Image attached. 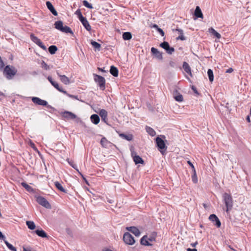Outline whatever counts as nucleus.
Wrapping results in <instances>:
<instances>
[{
	"label": "nucleus",
	"instance_id": "1",
	"mask_svg": "<svg viewBox=\"0 0 251 251\" xmlns=\"http://www.w3.org/2000/svg\"><path fill=\"white\" fill-rule=\"evenodd\" d=\"M223 198L226 206V212L228 213L233 207V201L230 194L225 193L223 195Z\"/></svg>",
	"mask_w": 251,
	"mask_h": 251
},
{
	"label": "nucleus",
	"instance_id": "2",
	"mask_svg": "<svg viewBox=\"0 0 251 251\" xmlns=\"http://www.w3.org/2000/svg\"><path fill=\"white\" fill-rule=\"evenodd\" d=\"M54 26L56 29L65 33H72L70 27L68 26H63V22L61 21H58L55 22Z\"/></svg>",
	"mask_w": 251,
	"mask_h": 251
},
{
	"label": "nucleus",
	"instance_id": "3",
	"mask_svg": "<svg viewBox=\"0 0 251 251\" xmlns=\"http://www.w3.org/2000/svg\"><path fill=\"white\" fill-rule=\"evenodd\" d=\"M94 76L95 82L102 90H104L105 89V78L103 76L96 74H94Z\"/></svg>",
	"mask_w": 251,
	"mask_h": 251
},
{
	"label": "nucleus",
	"instance_id": "4",
	"mask_svg": "<svg viewBox=\"0 0 251 251\" xmlns=\"http://www.w3.org/2000/svg\"><path fill=\"white\" fill-rule=\"evenodd\" d=\"M155 141L158 150L162 154H163L167 149V147L166 146L164 141L162 139L159 137H157L156 138Z\"/></svg>",
	"mask_w": 251,
	"mask_h": 251
},
{
	"label": "nucleus",
	"instance_id": "5",
	"mask_svg": "<svg viewBox=\"0 0 251 251\" xmlns=\"http://www.w3.org/2000/svg\"><path fill=\"white\" fill-rule=\"evenodd\" d=\"M76 13H78L79 19L82 24L86 28V29L88 31H90L91 30V26L90 25L86 18L82 16L81 13L79 10H77Z\"/></svg>",
	"mask_w": 251,
	"mask_h": 251
},
{
	"label": "nucleus",
	"instance_id": "6",
	"mask_svg": "<svg viewBox=\"0 0 251 251\" xmlns=\"http://www.w3.org/2000/svg\"><path fill=\"white\" fill-rule=\"evenodd\" d=\"M123 240L126 244L129 245H132L135 242L134 237L128 232L124 234Z\"/></svg>",
	"mask_w": 251,
	"mask_h": 251
},
{
	"label": "nucleus",
	"instance_id": "7",
	"mask_svg": "<svg viewBox=\"0 0 251 251\" xmlns=\"http://www.w3.org/2000/svg\"><path fill=\"white\" fill-rule=\"evenodd\" d=\"M3 73V75L8 79H11L15 75V73L10 68L9 65L5 67Z\"/></svg>",
	"mask_w": 251,
	"mask_h": 251
},
{
	"label": "nucleus",
	"instance_id": "8",
	"mask_svg": "<svg viewBox=\"0 0 251 251\" xmlns=\"http://www.w3.org/2000/svg\"><path fill=\"white\" fill-rule=\"evenodd\" d=\"M36 201L39 204L41 205L42 206L47 208H51L50 204L48 201L44 197L41 196L37 197Z\"/></svg>",
	"mask_w": 251,
	"mask_h": 251
},
{
	"label": "nucleus",
	"instance_id": "9",
	"mask_svg": "<svg viewBox=\"0 0 251 251\" xmlns=\"http://www.w3.org/2000/svg\"><path fill=\"white\" fill-rule=\"evenodd\" d=\"M30 37L31 40L41 48L43 50L46 49V46L44 45L41 40L39 39L37 37L35 36L33 34H30Z\"/></svg>",
	"mask_w": 251,
	"mask_h": 251
},
{
	"label": "nucleus",
	"instance_id": "10",
	"mask_svg": "<svg viewBox=\"0 0 251 251\" xmlns=\"http://www.w3.org/2000/svg\"><path fill=\"white\" fill-rule=\"evenodd\" d=\"M47 78L48 80L50 82V83L51 84V85L53 86V87L55 88L58 91L65 94H67V92L64 90L62 87H60L56 82L53 81L51 76H49Z\"/></svg>",
	"mask_w": 251,
	"mask_h": 251
},
{
	"label": "nucleus",
	"instance_id": "11",
	"mask_svg": "<svg viewBox=\"0 0 251 251\" xmlns=\"http://www.w3.org/2000/svg\"><path fill=\"white\" fill-rule=\"evenodd\" d=\"M160 46L164 49L168 54H172L175 51V49L173 47H171L167 42H163L161 43Z\"/></svg>",
	"mask_w": 251,
	"mask_h": 251
},
{
	"label": "nucleus",
	"instance_id": "12",
	"mask_svg": "<svg viewBox=\"0 0 251 251\" xmlns=\"http://www.w3.org/2000/svg\"><path fill=\"white\" fill-rule=\"evenodd\" d=\"M131 154L133 160L136 164L139 163L142 164H144V161L143 159L140 156L137 155V153L135 151H131Z\"/></svg>",
	"mask_w": 251,
	"mask_h": 251
},
{
	"label": "nucleus",
	"instance_id": "13",
	"mask_svg": "<svg viewBox=\"0 0 251 251\" xmlns=\"http://www.w3.org/2000/svg\"><path fill=\"white\" fill-rule=\"evenodd\" d=\"M32 101L35 104L39 105L46 106L48 104L47 101L45 100H43L38 97H32Z\"/></svg>",
	"mask_w": 251,
	"mask_h": 251
},
{
	"label": "nucleus",
	"instance_id": "14",
	"mask_svg": "<svg viewBox=\"0 0 251 251\" xmlns=\"http://www.w3.org/2000/svg\"><path fill=\"white\" fill-rule=\"evenodd\" d=\"M209 219L211 221L214 222H215L214 225L218 227H220L221 226V223L217 217V216L215 214H211L209 217Z\"/></svg>",
	"mask_w": 251,
	"mask_h": 251
},
{
	"label": "nucleus",
	"instance_id": "15",
	"mask_svg": "<svg viewBox=\"0 0 251 251\" xmlns=\"http://www.w3.org/2000/svg\"><path fill=\"white\" fill-rule=\"evenodd\" d=\"M151 52L155 57L159 60H162L163 56L162 53L160 52L158 50L154 47L151 48Z\"/></svg>",
	"mask_w": 251,
	"mask_h": 251
},
{
	"label": "nucleus",
	"instance_id": "16",
	"mask_svg": "<svg viewBox=\"0 0 251 251\" xmlns=\"http://www.w3.org/2000/svg\"><path fill=\"white\" fill-rule=\"evenodd\" d=\"M173 96L175 100L178 102H182L183 100V98L177 90H176L173 92Z\"/></svg>",
	"mask_w": 251,
	"mask_h": 251
},
{
	"label": "nucleus",
	"instance_id": "17",
	"mask_svg": "<svg viewBox=\"0 0 251 251\" xmlns=\"http://www.w3.org/2000/svg\"><path fill=\"white\" fill-rule=\"evenodd\" d=\"M46 5L47 8L50 10V11L51 12V13L54 15H57V12L54 8L53 6L51 4V3L50 1H47L46 2Z\"/></svg>",
	"mask_w": 251,
	"mask_h": 251
},
{
	"label": "nucleus",
	"instance_id": "18",
	"mask_svg": "<svg viewBox=\"0 0 251 251\" xmlns=\"http://www.w3.org/2000/svg\"><path fill=\"white\" fill-rule=\"evenodd\" d=\"M126 229L133 233L136 236H139L140 235L139 230L135 226L127 227Z\"/></svg>",
	"mask_w": 251,
	"mask_h": 251
},
{
	"label": "nucleus",
	"instance_id": "19",
	"mask_svg": "<svg viewBox=\"0 0 251 251\" xmlns=\"http://www.w3.org/2000/svg\"><path fill=\"white\" fill-rule=\"evenodd\" d=\"M182 67L186 73L189 74L191 76H192L191 69L188 63L186 62H184L183 63Z\"/></svg>",
	"mask_w": 251,
	"mask_h": 251
},
{
	"label": "nucleus",
	"instance_id": "20",
	"mask_svg": "<svg viewBox=\"0 0 251 251\" xmlns=\"http://www.w3.org/2000/svg\"><path fill=\"white\" fill-rule=\"evenodd\" d=\"M99 115L101 118V119L104 122H106L107 121V112L105 109H101L100 111Z\"/></svg>",
	"mask_w": 251,
	"mask_h": 251
},
{
	"label": "nucleus",
	"instance_id": "21",
	"mask_svg": "<svg viewBox=\"0 0 251 251\" xmlns=\"http://www.w3.org/2000/svg\"><path fill=\"white\" fill-rule=\"evenodd\" d=\"M57 74L59 76L60 80L62 82H63L64 84L66 85H67L70 83V79L68 77H67L65 75H59L58 72H57Z\"/></svg>",
	"mask_w": 251,
	"mask_h": 251
},
{
	"label": "nucleus",
	"instance_id": "22",
	"mask_svg": "<svg viewBox=\"0 0 251 251\" xmlns=\"http://www.w3.org/2000/svg\"><path fill=\"white\" fill-rule=\"evenodd\" d=\"M63 116L66 118H69L71 119H74L76 118V115L69 111H65L63 113Z\"/></svg>",
	"mask_w": 251,
	"mask_h": 251
},
{
	"label": "nucleus",
	"instance_id": "23",
	"mask_svg": "<svg viewBox=\"0 0 251 251\" xmlns=\"http://www.w3.org/2000/svg\"><path fill=\"white\" fill-rule=\"evenodd\" d=\"M195 16L197 18H203V14L199 6H197L194 12Z\"/></svg>",
	"mask_w": 251,
	"mask_h": 251
},
{
	"label": "nucleus",
	"instance_id": "24",
	"mask_svg": "<svg viewBox=\"0 0 251 251\" xmlns=\"http://www.w3.org/2000/svg\"><path fill=\"white\" fill-rule=\"evenodd\" d=\"M91 120L93 124L97 125L100 122V118L98 115L93 114L91 116Z\"/></svg>",
	"mask_w": 251,
	"mask_h": 251
},
{
	"label": "nucleus",
	"instance_id": "25",
	"mask_svg": "<svg viewBox=\"0 0 251 251\" xmlns=\"http://www.w3.org/2000/svg\"><path fill=\"white\" fill-rule=\"evenodd\" d=\"M110 73L114 76L116 77L118 75L119 71L118 69L116 67L112 66L110 67Z\"/></svg>",
	"mask_w": 251,
	"mask_h": 251
},
{
	"label": "nucleus",
	"instance_id": "26",
	"mask_svg": "<svg viewBox=\"0 0 251 251\" xmlns=\"http://www.w3.org/2000/svg\"><path fill=\"white\" fill-rule=\"evenodd\" d=\"M36 234L40 237L45 238L47 237L48 235L47 233L43 229H37L35 230Z\"/></svg>",
	"mask_w": 251,
	"mask_h": 251
},
{
	"label": "nucleus",
	"instance_id": "27",
	"mask_svg": "<svg viewBox=\"0 0 251 251\" xmlns=\"http://www.w3.org/2000/svg\"><path fill=\"white\" fill-rule=\"evenodd\" d=\"M208 31L216 37L218 39H220L221 38V36L220 33L217 32L213 28L210 27L208 29Z\"/></svg>",
	"mask_w": 251,
	"mask_h": 251
},
{
	"label": "nucleus",
	"instance_id": "28",
	"mask_svg": "<svg viewBox=\"0 0 251 251\" xmlns=\"http://www.w3.org/2000/svg\"><path fill=\"white\" fill-rule=\"evenodd\" d=\"M54 185L55 186V187H56V188L57 189H58L59 191L63 192V193H67V191L66 190H65L63 187L62 186V185L58 181H56L54 182Z\"/></svg>",
	"mask_w": 251,
	"mask_h": 251
},
{
	"label": "nucleus",
	"instance_id": "29",
	"mask_svg": "<svg viewBox=\"0 0 251 251\" xmlns=\"http://www.w3.org/2000/svg\"><path fill=\"white\" fill-rule=\"evenodd\" d=\"M122 36L124 40H129L132 38L131 33L129 32H124Z\"/></svg>",
	"mask_w": 251,
	"mask_h": 251
},
{
	"label": "nucleus",
	"instance_id": "30",
	"mask_svg": "<svg viewBox=\"0 0 251 251\" xmlns=\"http://www.w3.org/2000/svg\"><path fill=\"white\" fill-rule=\"evenodd\" d=\"M141 244L145 246H150L151 244L149 242L148 240V237L147 236H144L141 239Z\"/></svg>",
	"mask_w": 251,
	"mask_h": 251
},
{
	"label": "nucleus",
	"instance_id": "31",
	"mask_svg": "<svg viewBox=\"0 0 251 251\" xmlns=\"http://www.w3.org/2000/svg\"><path fill=\"white\" fill-rule=\"evenodd\" d=\"M26 224L28 228L30 229L33 230L36 227L35 224L33 221H27L26 222Z\"/></svg>",
	"mask_w": 251,
	"mask_h": 251
},
{
	"label": "nucleus",
	"instance_id": "32",
	"mask_svg": "<svg viewBox=\"0 0 251 251\" xmlns=\"http://www.w3.org/2000/svg\"><path fill=\"white\" fill-rule=\"evenodd\" d=\"M120 136L129 141H131L133 139V136L132 134L126 135L124 133H121L120 134Z\"/></svg>",
	"mask_w": 251,
	"mask_h": 251
},
{
	"label": "nucleus",
	"instance_id": "33",
	"mask_svg": "<svg viewBox=\"0 0 251 251\" xmlns=\"http://www.w3.org/2000/svg\"><path fill=\"white\" fill-rule=\"evenodd\" d=\"M146 131L151 136H154L156 134L154 130L151 127L146 126Z\"/></svg>",
	"mask_w": 251,
	"mask_h": 251
},
{
	"label": "nucleus",
	"instance_id": "34",
	"mask_svg": "<svg viewBox=\"0 0 251 251\" xmlns=\"http://www.w3.org/2000/svg\"><path fill=\"white\" fill-rule=\"evenodd\" d=\"M109 143L105 137H102L100 140V144L102 147L106 148Z\"/></svg>",
	"mask_w": 251,
	"mask_h": 251
},
{
	"label": "nucleus",
	"instance_id": "35",
	"mask_svg": "<svg viewBox=\"0 0 251 251\" xmlns=\"http://www.w3.org/2000/svg\"><path fill=\"white\" fill-rule=\"evenodd\" d=\"M48 49L49 52L51 54H54L57 50V47L54 45L50 46Z\"/></svg>",
	"mask_w": 251,
	"mask_h": 251
},
{
	"label": "nucleus",
	"instance_id": "36",
	"mask_svg": "<svg viewBox=\"0 0 251 251\" xmlns=\"http://www.w3.org/2000/svg\"><path fill=\"white\" fill-rule=\"evenodd\" d=\"M207 75L209 77V81L212 82L214 80V75L212 70L208 69L207 71Z\"/></svg>",
	"mask_w": 251,
	"mask_h": 251
},
{
	"label": "nucleus",
	"instance_id": "37",
	"mask_svg": "<svg viewBox=\"0 0 251 251\" xmlns=\"http://www.w3.org/2000/svg\"><path fill=\"white\" fill-rule=\"evenodd\" d=\"M22 185L27 191L29 192H33V189L27 184L23 182Z\"/></svg>",
	"mask_w": 251,
	"mask_h": 251
},
{
	"label": "nucleus",
	"instance_id": "38",
	"mask_svg": "<svg viewBox=\"0 0 251 251\" xmlns=\"http://www.w3.org/2000/svg\"><path fill=\"white\" fill-rule=\"evenodd\" d=\"M91 44L94 48L97 49L98 50H100L101 47L100 44L94 41H92Z\"/></svg>",
	"mask_w": 251,
	"mask_h": 251
},
{
	"label": "nucleus",
	"instance_id": "39",
	"mask_svg": "<svg viewBox=\"0 0 251 251\" xmlns=\"http://www.w3.org/2000/svg\"><path fill=\"white\" fill-rule=\"evenodd\" d=\"M4 242L9 249L12 251H16V248L10 244L7 241L4 240Z\"/></svg>",
	"mask_w": 251,
	"mask_h": 251
},
{
	"label": "nucleus",
	"instance_id": "40",
	"mask_svg": "<svg viewBox=\"0 0 251 251\" xmlns=\"http://www.w3.org/2000/svg\"><path fill=\"white\" fill-rule=\"evenodd\" d=\"M192 180L194 183H197L198 182V179H197L195 169H194V174L192 176Z\"/></svg>",
	"mask_w": 251,
	"mask_h": 251
},
{
	"label": "nucleus",
	"instance_id": "41",
	"mask_svg": "<svg viewBox=\"0 0 251 251\" xmlns=\"http://www.w3.org/2000/svg\"><path fill=\"white\" fill-rule=\"evenodd\" d=\"M83 4L85 7H86L88 8H90V9L93 8L92 5L91 4H90L87 0H83Z\"/></svg>",
	"mask_w": 251,
	"mask_h": 251
},
{
	"label": "nucleus",
	"instance_id": "42",
	"mask_svg": "<svg viewBox=\"0 0 251 251\" xmlns=\"http://www.w3.org/2000/svg\"><path fill=\"white\" fill-rule=\"evenodd\" d=\"M41 66H42V68H43L44 69H45L46 70H49L50 68L49 66L44 61H43L42 62Z\"/></svg>",
	"mask_w": 251,
	"mask_h": 251
},
{
	"label": "nucleus",
	"instance_id": "43",
	"mask_svg": "<svg viewBox=\"0 0 251 251\" xmlns=\"http://www.w3.org/2000/svg\"><path fill=\"white\" fill-rule=\"evenodd\" d=\"M177 39H180L183 41L185 40V38L183 34H180V35L177 38Z\"/></svg>",
	"mask_w": 251,
	"mask_h": 251
},
{
	"label": "nucleus",
	"instance_id": "44",
	"mask_svg": "<svg viewBox=\"0 0 251 251\" xmlns=\"http://www.w3.org/2000/svg\"><path fill=\"white\" fill-rule=\"evenodd\" d=\"M157 30L159 32V33L162 36H163L164 35V32L162 29L158 28Z\"/></svg>",
	"mask_w": 251,
	"mask_h": 251
},
{
	"label": "nucleus",
	"instance_id": "45",
	"mask_svg": "<svg viewBox=\"0 0 251 251\" xmlns=\"http://www.w3.org/2000/svg\"><path fill=\"white\" fill-rule=\"evenodd\" d=\"M4 66V64L0 56V68H2Z\"/></svg>",
	"mask_w": 251,
	"mask_h": 251
},
{
	"label": "nucleus",
	"instance_id": "46",
	"mask_svg": "<svg viewBox=\"0 0 251 251\" xmlns=\"http://www.w3.org/2000/svg\"><path fill=\"white\" fill-rule=\"evenodd\" d=\"M191 88H192V90L193 91V92L195 93H196L197 94H198V91L197 90V88L194 86H193V85L192 86H191Z\"/></svg>",
	"mask_w": 251,
	"mask_h": 251
},
{
	"label": "nucleus",
	"instance_id": "47",
	"mask_svg": "<svg viewBox=\"0 0 251 251\" xmlns=\"http://www.w3.org/2000/svg\"><path fill=\"white\" fill-rule=\"evenodd\" d=\"M187 163L191 167V168L194 170L195 168L193 164L189 160L187 161Z\"/></svg>",
	"mask_w": 251,
	"mask_h": 251
},
{
	"label": "nucleus",
	"instance_id": "48",
	"mask_svg": "<svg viewBox=\"0 0 251 251\" xmlns=\"http://www.w3.org/2000/svg\"><path fill=\"white\" fill-rule=\"evenodd\" d=\"M0 239L5 240V237L2 234L1 231H0Z\"/></svg>",
	"mask_w": 251,
	"mask_h": 251
},
{
	"label": "nucleus",
	"instance_id": "49",
	"mask_svg": "<svg viewBox=\"0 0 251 251\" xmlns=\"http://www.w3.org/2000/svg\"><path fill=\"white\" fill-rule=\"evenodd\" d=\"M176 31H177L180 34H183V30L181 29H179V28H176Z\"/></svg>",
	"mask_w": 251,
	"mask_h": 251
},
{
	"label": "nucleus",
	"instance_id": "50",
	"mask_svg": "<svg viewBox=\"0 0 251 251\" xmlns=\"http://www.w3.org/2000/svg\"><path fill=\"white\" fill-rule=\"evenodd\" d=\"M233 71V69H232V68H229L228 69H227V70L226 71V73H232Z\"/></svg>",
	"mask_w": 251,
	"mask_h": 251
},
{
	"label": "nucleus",
	"instance_id": "51",
	"mask_svg": "<svg viewBox=\"0 0 251 251\" xmlns=\"http://www.w3.org/2000/svg\"><path fill=\"white\" fill-rule=\"evenodd\" d=\"M31 146L35 151H38L37 148L35 147L34 144H31Z\"/></svg>",
	"mask_w": 251,
	"mask_h": 251
},
{
	"label": "nucleus",
	"instance_id": "52",
	"mask_svg": "<svg viewBox=\"0 0 251 251\" xmlns=\"http://www.w3.org/2000/svg\"><path fill=\"white\" fill-rule=\"evenodd\" d=\"M169 64H170V65L171 66H172V67H174V66H175V63L174 62H173V61H170V62H169Z\"/></svg>",
	"mask_w": 251,
	"mask_h": 251
},
{
	"label": "nucleus",
	"instance_id": "53",
	"mask_svg": "<svg viewBox=\"0 0 251 251\" xmlns=\"http://www.w3.org/2000/svg\"><path fill=\"white\" fill-rule=\"evenodd\" d=\"M69 163L70 164L71 166H72L75 169V165L74 164L73 162H69Z\"/></svg>",
	"mask_w": 251,
	"mask_h": 251
},
{
	"label": "nucleus",
	"instance_id": "54",
	"mask_svg": "<svg viewBox=\"0 0 251 251\" xmlns=\"http://www.w3.org/2000/svg\"><path fill=\"white\" fill-rule=\"evenodd\" d=\"M148 241H150L151 242H152L155 240V238L154 237H150L148 239Z\"/></svg>",
	"mask_w": 251,
	"mask_h": 251
},
{
	"label": "nucleus",
	"instance_id": "55",
	"mask_svg": "<svg viewBox=\"0 0 251 251\" xmlns=\"http://www.w3.org/2000/svg\"><path fill=\"white\" fill-rule=\"evenodd\" d=\"M187 251H197V250L196 249H190V248H188L187 249Z\"/></svg>",
	"mask_w": 251,
	"mask_h": 251
},
{
	"label": "nucleus",
	"instance_id": "56",
	"mask_svg": "<svg viewBox=\"0 0 251 251\" xmlns=\"http://www.w3.org/2000/svg\"><path fill=\"white\" fill-rule=\"evenodd\" d=\"M198 244V242H196L195 243H192L191 244V245L193 247H196V246Z\"/></svg>",
	"mask_w": 251,
	"mask_h": 251
},
{
	"label": "nucleus",
	"instance_id": "57",
	"mask_svg": "<svg viewBox=\"0 0 251 251\" xmlns=\"http://www.w3.org/2000/svg\"><path fill=\"white\" fill-rule=\"evenodd\" d=\"M246 120L247 121L249 122V123H250L251 122V120H250V116H248L246 118Z\"/></svg>",
	"mask_w": 251,
	"mask_h": 251
},
{
	"label": "nucleus",
	"instance_id": "58",
	"mask_svg": "<svg viewBox=\"0 0 251 251\" xmlns=\"http://www.w3.org/2000/svg\"><path fill=\"white\" fill-rule=\"evenodd\" d=\"M81 176H82V177H83V179L84 180V181L86 182V183L88 184V181L86 179V178L83 176L82 175H81Z\"/></svg>",
	"mask_w": 251,
	"mask_h": 251
},
{
	"label": "nucleus",
	"instance_id": "59",
	"mask_svg": "<svg viewBox=\"0 0 251 251\" xmlns=\"http://www.w3.org/2000/svg\"><path fill=\"white\" fill-rule=\"evenodd\" d=\"M81 176H82V177H83V179L84 180V181L86 182V183L88 184V181L86 179V178L83 176L82 175H81Z\"/></svg>",
	"mask_w": 251,
	"mask_h": 251
},
{
	"label": "nucleus",
	"instance_id": "60",
	"mask_svg": "<svg viewBox=\"0 0 251 251\" xmlns=\"http://www.w3.org/2000/svg\"><path fill=\"white\" fill-rule=\"evenodd\" d=\"M153 27H154V28H156L157 29L159 28V27H158V25H153Z\"/></svg>",
	"mask_w": 251,
	"mask_h": 251
},
{
	"label": "nucleus",
	"instance_id": "61",
	"mask_svg": "<svg viewBox=\"0 0 251 251\" xmlns=\"http://www.w3.org/2000/svg\"><path fill=\"white\" fill-rule=\"evenodd\" d=\"M98 69H99V70H100L101 71H102V72H103V71H104V70H103V69H100V68H98Z\"/></svg>",
	"mask_w": 251,
	"mask_h": 251
},
{
	"label": "nucleus",
	"instance_id": "62",
	"mask_svg": "<svg viewBox=\"0 0 251 251\" xmlns=\"http://www.w3.org/2000/svg\"><path fill=\"white\" fill-rule=\"evenodd\" d=\"M228 247L229 249H230L231 250H232V249H233V248L231 247V246H230V245H228Z\"/></svg>",
	"mask_w": 251,
	"mask_h": 251
},
{
	"label": "nucleus",
	"instance_id": "63",
	"mask_svg": "<svg viewBox=\"0 0 251 251\" xmlns=\"http://www.w3.org/2000/svg\"><path fill=\"white\" fill-rule=\"evenodd\" d=\"M232 251H237L236 250L234 249L233 248L231 250Z\"/></svg>",
	"mask_w": 251,
	"mask_h": 251
},
{
	"label": "nucleus",
	"instance_id": "64",
	"mask_svg": "<svg viewBox=\"0 0 251 251\" xmlns=\"http://www.w3.org/2000/svg\"><path fill=\"white\" fill-rule=\"evenodd\" d=\"M250 115H251V109H250Z\"/></svg>",
	"mask_w": 251,
	"mask_h": 251
}]
</instances>
